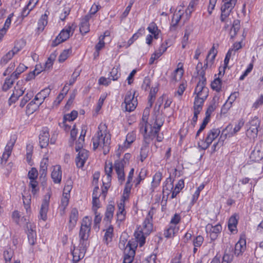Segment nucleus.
Returning a JSON list of instances; mask_svg holds the SVG:
<instances>
[{
	"instance_id": "f257e3e1",
	"label": "nucleus",
	"mask_w": 263,
	"mask_h": 263,
	"mask_svg": "<svg viewBox=\"0 0 263 263\" xmlns=\"http://www.w3.org/2000/svg\"><path fill=\"white\" fill-rule=\"evenodd\" d=\"M98 129L92 139L93 149L96 150L98 148H101L103 150V154L106 155L109 151L111 135L105 123H101Z\"/></svg>"
},
{
	"instance_id": "f03ea898",
	"label": "nucleus",
	"mask_w": 263,
	"mask_h": 263,
	"mask_svg": "<svg viewBox=\"0 0 263 263\" xmlns=\"http://www.w3.org/2000/svg\"><path fill=\"white\" fill-rule=\"evenodd\" d=\"M154 212L151 209L148 213L143 223L142 228L140 231L135 233V237L140 247H142L145 242V237L153 230V216Z\"/></svg>"
},
{
	"instance_id": "7ed1b4c3",
	"label": "nucleus",
	"mask_w": 263,
	"mask_h": 263,
	"mask_svg": "<svg viewBox=\"0 0 263 263\" xmlns=\"http://www.w3.org/2000/svg\"><path fill=\"white\" fill-rule=\"evenodd\" d=\"M247 127L246 136L250 140L254 141L257 137L260 128V120L257 117H254L246 125Z\"/></svg>"
},
{
	"instance_id": "20e7f679",
	"label": "nucleus",
	"mask_w": 263,
	"mask_h": 263,
	"mask_svg": "<svg viewBox=\"0 0 263 263\" xmlns=\"http://www.w3.org/2000/svg\"><path fill=\"white\" fill-rule=\"evenodd\" d=\"M91 219L88 216H85L82 220L79 232L80 242L87 244L88 238L91 229Z\"/></svg>"
},
{
	"instance_id": "39448f33",
	"label": "nucleus",
	"mask_w": 263,
	"mask_h": 263,
	"mask_svg": "<svg viewBox=\"0 0 263 263\" xmlns=\"http://www.w3.org/2000/svg\"><path fill=\"white\" fill-rule=\"evenodd\" d=\"M130 158V155L126 153L124 155V158L122 160H116L114 163V168L118 175V181L120 184H122L125 179L124 171V165Z\"/></svg>"
},
{
	"instance_id": "423d86ee",
	"label": "nucleus",
	"mask_w": 263,
	"mask_h": 263,
	"mask_svg": "<svg viewBox=\"0 0 263 263\" xmlns=\"http://www.w3.org/2000/svg\"><path fill=\"white\" fill-rule=\"evenodd\" d=\"M237 0H223V4L221 8L220 21L223 23H231L229 16L235 6Z\"/></svg>"
},
{
	"instance_id": "0eeeda50",
	"label": "nucleus",
	"mask_w": 263,
	"mask_h": 263,
	"mask_svg": "<svg viewBox=\"0 0 263 263\" xmlns=\"http://www.w3.org/2000/svg\"><path fill=\"white\" fill-rule=\"evenodd\" d=\"M74 31V29L71 28V26H66L64 28L52 41L51 46L55 47L60 43L64 42L72 35Z\"/></svg>"
},
{
	"instance_id": "6e6552de",
	"label": "nucleus",
	"mask_w": 263,
	"mask_h": 263,
	"mask_svg": "<svg viewBox=\"0 0 263 263\" xmlns=\"http://www.w3.org/2000/svg\"><path fill=\"white\" fill-rule=\"evenodd\" d=\"M135 92L127 91L124 99L125 111L131 112L135 110L138 104L137 98H135Z\"/></svg>"
},
{
	"instance_id": "1a4fd4ad",
	"label": "nucleus",
	"mask_w": 263,
	"mask_h": 263,
	"mask_svg": "<svg viewBox=\"0 0 263 263\" xmlns=\"http://www.w3.org/2000/svg\"><path fill=\"white\" fill-rule=\"evenodd\" d=\"M87 247V245L84 244L83 242H80L78 247H74L72 252L73 256L72 261L73 263H77L84 257Z\"/></svg>"
},
{
	"instance_id": "9d476101",
	"label": "nucleus",
	"mask_w": 263,
	"mask_h": 263,
	"mask_svg": "<svg viewBox=\"0 0 263 263\" xmlns=\"http://www.w3.org/2000/svg\"><path fill=\"white\" fill-rule=\"evenodd\" d=\"M50 198V194L48 193L44 197L42 201L40 210V217L43 220L45 221L47 219V214L49 210V205Z\"/></svg>"
},
{
	"instance_id": "9b49d317",
	"label": "nucleus",
	"mask_w": 263,
	"mask_h": 263,
	"mask_svg": "<svg viewBox=\"0 0 263 263\" xmlns=\"http://www.w3.org/2000/svg\"><path fill=\"white\" fill-rule=\"evenodd\" d=\"M220 130L218 128H213L209 130L202 146L203 149L208 148L212 142L219 135Z\"/></svg>"
},
{
	"instance_id": "f8f14e48",
	"label": "nucleus",
	"mask_w": 263,
	"mask_h": 263,
	"mask_svg": "<svg viewBox=\"0 0 263 263\" xmlns=\"http://www.w3.org/2000/svg\"><path fill=\"white\" fill-rule=\"evenodd\" d=\"M163 120L161 118H160L158 116H157L155 119L154 126L153 127V128L152 129V134L153 135V136H156L157 141L158 142H161L163 139V136H161L159 134L160 129L161 126L163 125Z\"/></svg>"
},
{
	"instance_id": "ddd939ff",
	"label": "nucleus",
	"mask_w": 263,
	"mask_h": 263,
	"mask_svg": "<svg viewBox=\"0 0 263 263\" xmlns=\"http://www.w3.org/2000/svg\"><path fill=\"white\" fill-rule=\"evenodd\" d=\"M206 84V80L203 78L199 79V81L195 88L194 93H196V96H208L209 89L205 87Z\"/></svg>"
},
{
	"instance_id": "4468645a",
	"label": "nucleus",
	"mask_w": 263,
	"mask_h": 263,
	"mask_svg": "<svg viewBox=\"0 0 263 263\" xmlns=\"http://www.w3.org/2000/svg\"><path fill=\"white\" fill-rule=\"evenodd\" d=\"M78 152V154L76 158V163L78 167L82 168L88 158V151L85 149H82Z\"/></svg>"
},
{
	"instance_id": "2eb2a0df",
	"label": "nucleus",
	"mask_w": 263,
	"mask_h": 263,
	"mask_svg": "<svg viewBox=\"0 0 263 263\" xmlns=\"http://www.w3.org/2000/svg\"><path fill=\"white\" fill-rule=\"evenodd\" d=\"M49 142V130L47 127H43L39 135V143L42 148L46 147Z\"/></svg>"
},
{
	"instance_id": "dca6fc26",
	"label": "nucleus",
	"mask_w": 263,
	"mask_h": 263,
	"mask_svg": "<svg viewBox=\"0 0 263 263\" xmlns=\"http://www.w3.org/2000/svg\"><path fill=\"white\" fill-rule=\"evenodd\" d=\"M253 161H259L263 158V147L260 143H257L250 156Z\"/></svg>"
},
{
	"instance_id": "f3484780",
	"label": "nucleus",
	"mask_w": 263,
	"mask_h": 263,
	"mask_svg": "<svg viewBox=\"0 0 263 263\" xmlns=\"http://www.w3.org/2000/svg\"><path fill=\"white\" fill-rule=\"evenodd\" d=\"M21 48L15 46L12 50L8 52L1 59L0 64L2 65H6L15 54H17L20 50Z\"/></svg>"
},
{
	"instance_id": "a211bd4d",
	"label": "nucleus",
	"mask_w": 263,
	"mask_h": 263,
	"mask_svg": "<svg viewBox=\"0 0 263 263\" xmlns=\"http://www.w3.org/2000/svg\"><path fill=\"white\" fill-rule=\"evenodd\" d=\"M246 249V241L244 237L241 236L235 246L234 254L237 256L242 255Z\"/></svg>"
},
{
	"instance_id": "6ab92c4d",
	"label": "nucleus",
	"mask_w": 263,
	"mask_h": 263,
	"mask_svg": "<svg viewBox=\"0 0 263 263\" xmlns=\"http://www.w3.org/2000/svg\"><path fill=\"white\" fill-rule=\"evenodd\" d=\"M232 130V125L229 124L224 129H223L221 134L220 135L218 141L220 144H223L224 141L228 138L232 137L233 134L231 133V130Z\"/></svg>"
},
{
	"instance_id": "aec40b11",
	"label": "nucleus",
	"mask_w": 263,
	"mask_h": 263,
	"mask_svg": "<svg viewBox=\"0 0 263 263\" xmlns=\"http://www.w3.org/2000/svg\"><path fill=\"white\" fill-rule=\"evenodd\" d=\"M62 170L60 165L55 166L51 173V178L55 183H60L62 179Z\"/></svg>"
},
{
	"instance_id": "412c9836",
	"label": "nucleus",
	"mask_w": 263,
	"mask_h": 263,
	"mask_svg": "<svg viewBox=\"0 0 263 263\" xmlns=\"http://www.w3.org/2000/svg\"><path fill=\"white\" fill-rule=\"evenodd\" d=\"M239 96L238 92H234L232 93L230 97L228 98V100L226 102V103L223 105L221 108V111H223L224 113H226L228 109H229L232 105V104L233 102L235 101L237 98Z\"/></svg>"
},
{
	"instance_id": "4be33fe9",
	"label": "nucleus",
	"mask_w": 263,
	"mask_h": 263,
	"mask_svg": "<svg viewBox=\"0 0 263 263\" xmlns=\"http://www.w3.org/2000/svg\"><path fill=\"white\" fill-rule=\"evenodd\" d=\"M50 92V89L49 88H45L42 90L40 92L37 93L35 96L34 100L41 105L48 96Z\"/></svg>"
},
{
	"instance_id": "5701e85b",
	"label": "nucleus",
	"mask_w": 263,
	"mask_h": 263,
	"mask_svg": "<svg viewBox=\"0 0 263 263\" xmlns=\"http://www.w3.org/2000/svg\"><path fill=\"white\" fill-rule=\"evenodd\" d=\"M208 96H196L195 98L194 109V111L200 112L202 109L204 101Z\"/></svg>"
},
{
	"instance_id": "b1692460",
	"label": "nucleus",
	"mask_w": 263,
	"mask_h": 263,
	"mask_svg": "<svg viewBox=\"0 0 263 263\" xmlns=\"http://www.w3.org/2000/svg\"><path fill=\"white\" fill-rule=\"evenodd\" d=\"M148 145L149 141H148V139L146 137H144V141L141 148L140 154V160L142 162H143L148 156V153L149 152Z\"/></svg>"
},
{
	"instance_id": "393cba45",
	"label": "nucleus",
	"mask_w": 263,
	"mask_h": 263,
	"mask_svg": "<svg viewBox=\"0 0 263 263\" xmlns=\"http://www.w3.org/2000/svg\"><path fill=\"white\" fill-rule=\"evenodd\" d=\"M78 217V211L77 209L71 210L69 220V228L72 230L76 226Z\"/></svg>"
},
{
	"instance_id": "a878e982",
	"label": "nucleus",
	"mask_w": 263,
	"mask_h": 263,
	"mask_svg": "<svg viewBox=\"0 0 263 263\" xmlns=\"http://www.w3.org/2000/svg\"><path fill=\"white\" fill-rule=\"evenodd\" d=\"M217 54V51L215 49V45H213L211 49L210 50L205 61H208L210 64V67L213 65L215 59Z\"/></svg>"
},
{
	"instance_id": "bb28decb",
	"label": "nucleus",
	"mask_w": 263,
	"mask_h": 263,
	"mask_svg": "<svg viewBox=\"0 0 263 263\" xmlns=\"http://www.w3.org/2000/svg\"><path fill=\"white\" fill-rule=\"evenodd\" d=\"M164 183L165 185L163 186V197L165 195L168 196L170 193L172 192V190L173 189V185L172 184V179L171 177L166 178Z\"/></svg>"
},
{
	"instance_id": "cd10ccee",
	"label": "nucleus",
	"mask_w": 263,
	"mask_h": 263,
	"mask_svg": "<svg viewBox=\"0 0 263 263\" xmlns=\"http://www.w3.org/2000/svg\"><path fill=\"white\" fill-rule=\"evenodd\" d=\"M114 228L110 225L105 230L103 241L106 245H108L112 241L113 237Z\"/></svg>"
},
{
	"instance_id": "c85d7f7f",
	"label": "nucleus",
	"mask_w": 263,
	"mask_h": 263,
	"mask_svg": "<svg viewBox=\"0 0 263 263\" xmlns=\"http://www.w3.org/2000/svg\"><path fill=\"white\" fill-rule=\"evenodd\" d=\"M47 18L48 15L46 13H45L41 16V18L39 20L38 27L37 28V31L39 33L42 32L44 30L45 27L47 25L48 23Z\"/></svg>"
},
{
	"instance_id": "c756f323",
	"label": "nucleus",
	"mask_w": 263,
	"mask_h": 263,
	"mask_svg": "<svg viewBox=\"0 0 263 263\" xmlns=\"http://www.w3.org/2000/svg\"><path fill=\"white\" fill-rule=\"evenodd\" d=\"M40 105L34 99L28 103L26 106V114L31 115L35 111Z\"/></svg>"
},
{
	"instance_id": "7c9ffc66",
	"label": "nucleus",
	"mask_w": 263,
	"mask_h": 263,
	"mask_svg": "<svg viewBox=\"0 0 263 263\" xmlns=\"http://www.w3.org/2000/svg\"><path fill=\"white\" fill-rule=\"evenodd\" d=\"M179 229L176 226H169L168 228L166 229L164 232L165 237L167 238H172L175 234L178 232Z\"/></svg>"
},
{
	"instance_id": "2f4dec72",
	"label": "nucleus",
	"mask_w": 263,
	"mask_h": 263,
	"mask_svg": "<svg viewBox=\"0 0 263 263\" xmlns=\"http://www.w3.org/2000/svg\"><path fill=\"white\" fill-rule=\"evenodd\" d=\"M115 210V207L112 204H108L107 206L105 217L104 218V220L110 222L111 219L113 217L114 212Z\"/></svg>"
},
{
	"instance_id": "473e14b6",
	"label": "nucleus",
	"mask_w": 263,
	"mask_h": 263,
	"mask_svg": "<svg viewBox=\"0 0 263 263\" xmlns=\"http://www.w3.org/2000/svg\"><path fill=\"white\" fill-rule=\"evenodd\" d=\"M184 185V181L182 179L179 180L178 183L176 184L174 190L172 192L171 198L173 199L176 197L177 195L183 188Z\"/></svg>"
},
{
	"instance_id": "72a5a7b5",
	"label": "nucleus",
	"mask_w": 263,
	"mask_h": 263,
	"mask_svg": "<svg viewBox=\"0 0 263 263\" xmlns=\"http://www.w3.org/2000/svg\"><path fill=\"white\" fill-rule=\"evenodd\" d=\"M183 13V11L180 10H179L177 12H175L174 13L172 19V27H176L180 21Z\"/></svg>"
},
{
	"instance_id": "f704fd0d",
	"label": "nucleus",
	"mask_w": 263,
	"mask_h": 263,
	"mask_svg": "<svg viewBox=\"0 0 263 263\" xmlns=\"http://www.w3.org/2000/svg\"><path fill=\"white\" fill-rule=\"evenodd\" d=\"M162 175L160 172L155 173L153 176V181L152 182V187L154 190L159 184L162 179Z\"/></svg>"
},
{
	"instance_id": "c9c22d12",
	"label": "nucleus",
	"mask_w": 263,
	"mask_h": 263,
	"mask_svg": "<svg viewBox=\"0 0 263 263\" xmlns=\"http://www.w3.org/2000/svg\"><path fill=\"white\" fill-rule=\"evenodd\" d=\"M238 223L237 219L235 216H231L228 222V228L232 233L236 231V227Z\"/></svg>"
},
{
	"instance_id": "e433bc0d",
	"label": "nucleus",
	"mask_w": 263,
	"mask_h": 263,
	"mask_svg": "<svg viewBox=\"0 0 263 263\" xmlns=\"http://www.w3.org/2000/svg\"><path fill=\"white\" fill-rule=\"evenodd\" d=\"M48 159H44L41 162L40 173L41 177H45L47 174Z\"/></svg>"
},
{
	"instance_id": "4c0bfd02",
	"label": "nucleus",
	"mask_w": 263,
	"mask_h": 263,
	"mask_svg": "<svg viewBox=\"0 0 263 263\" xmlns=\"http://www.w3.org/2000/svg\"><path fill=\"white\" fill-rule=\"evenodd\" d=\"M239 29L240 21L238 20H234L233 23V26L230 31L231 37H234L236 35L237 32L239 31Z\"/></svg>"
},
{
	"instance_id": "58836bf2",
	"label": "nucleus",
	"mask_w": 263,
	"mask_h": 263,
	"mask_svg": "<svg viewBox=\"0 0 263 263\" xmlns=\"http://www.w3.org/2000/svg\"><path fill=\"white\" fill-rule=\"evenodd\" d=\"M86 132L83 130L81 132L80 136L78 140L76 142V151L78 152L79 151L82 149L83 145L84 142V138L85 136Z\"/></svg>"
},
{
	"instance_id": "ea45409f",
	"label": "nucleus",
	"mask_w": 263,
	"mask_h": 263,
	"mask_svg": "<svg viewBox=\"0 0 263 263\" xmlns=\"http://www.w3.org/2000/svg\"><path fill=\"white\" fill-rule=\"evenodd\" d=\"M132 247H130L129 252H124V257L123 263H132L133 260L135 251L132 250Z\"/></svg>"
},
{
	"instance_id": "a19ab883",
	"label": "nucleus",
	"mask_w": 263,
	"mask_h": 263,
	"mask_svg": "<svg viewBox=\"0 0 263 263\" xmlns=\"http://www.w3.org/2000/svg\"><path fill=\"white\" fill-rule=\"evenodd\" d=\"M13 16V13L10 14L6 19L4 24V27L0 30V33L5 35L6 33L7 29L9 28L11 23V18Z\"/></svg>"
},
{
	"instance_id": "79ce46f5",
	"label": "nucleus",
	"mask_w": 263,
	"mask_h": 263,
	"mask_svg": "<svg viewBox=\"0 0 263 263\" xmlns=\"http://www.w3.org/2000/svg\"><path fill=\"white\" fill-rule=\"evenodd\" d=\"M211 88L216 91L219 92L221 89L222 82L220 78H217L211 83Z\"/></svg>"
},
{
	"instance_id": "37998d69",
	"label": "nucleus",
	"mask_w": 263,
	"mask_h": 263,
	"mask_svg": "<svg viewBox=\"0 0 263 263\" xmlns=\"http://www.w3.org/2000/svg\"><path fill=\"white\" fill-rule=\"evenodd\" d=\"M33 97V92L32 91H28L21 101L20 106L23 107Z\"/></svg>"
},
{
	"instance_id": "c03bdc74",
	"label": "nucleus",
	"mask_w": 263,
	"mask_h": 263,
	"mask_svg": "<svg viewBox=\"0 0 263 263\" xmlns=\"http://www.w3.org/2000/svg\"><path fill=\"white\" fill-rule=\"evenodd\" d=\"M202 1L203 0H191L187 8L186 12H187L189 11L190 14L192 13V12L196 9L199 3Z\"/></svg>"
},
{
	"instance_id": "a18cd8bd",
	"label": "nucleus",
	"mask_w": 263,
	"mask_h": 263,
	"mask_svg": "<svg viewBox=\"0 0 263 263\" xmlns=\"http://www.w3.org/2000/svg\"><path fill=\"white\" fill-rule=\"evenodd\" d=\"M22 83L23 81H18L16 84V85L14 87V89L13 92V93L16 95V96H17L18 98L23 95L25 90V88H24L23 87H20V84Z\"/></svg>"
},
{
	"instance_id": "49530a36",
	"label": "nucleus",
	"mask_w": 263,
	"mask_h": 263,
	"mask_svg": "<svg viewBox=\"0 0 263 263\" xmlns=\"http://www.w3.org/2000/svg\"><path fill=\"white\" fill-rule=\"evenodd\" d=\"M112 172V163H109L108 165H106L105 167V172L106 175V178L107 182H110L111 178V173Z\"/></svg>"
},
{
	"instance_id": "de8ad7c7",
	"label": "nucleus",
	"mask_w": 263,
	"mask_h": 263,
	"mask_svg": "<svg viewBox=\"0 0 263 263\" xmlns=\"http://www.w3.org/2000/svg\"><path fill=\"white\" fill-rule=\"evenodd\" d=\"M33 150V146L31 144H28L26 145V160L29 164L31 162V158L32 152Z\"/></svg>"
},
{
	"instance_id": "09e8293b",
	"label": "nucleus",
	"mask_w": 263,
	"mask_h": 263,
	"mask_svg": "<svg viewBox=\"0 0 263 263\" xmlns=\"http://www.w3.org/2000/svg\"><path fill=\"white\" fill-rule=\"evenodd\" d=\"M14 80L11 79V78L8 77L6 79L5 81L2 86V89L4 91H7L10 89L14 82Z\"/></svg>"
},
{
	"instance_id": "8fccbe9b",
	"label": "nucleus",
	"mask_w": 263,
	"mask_h": 263,
	"mask_svg": "<svg viewBox=\"0 0 263 263\" xmlns=\"http://www.w3.org/2000/svg\"><path fill=\"white\" fill-rule=\"evenodd\" d=\"M78 116V112L76 110H72L70 114H67L64 115L63 119L64 121L71 122L75 120Z\"/></svg>"
},
{
	"instance_id": "3c124183",
	"label": "nucleus",
	"mask_w": 263,
	"mask_h": 263,
	"mask_svg": "<svg viewBox=\"0 0 263 263\" xmlns=\"http://www.w3.org/2000/svg\"><path fill=\"white\" fill-rule=\"evenodd\" d=\"M28 238L29 243L31 245H34L36 240V233L32 229L28 231Z\"/></svg>"
},
{
	"instance_id": "603ef678",
	"label": "nucleus",
	"mask_w": 263,
	"mask_h": 263,
	"mask_svg": "<svg viewBox=\"0 0 263 263\" xmlns=\"http://www.w3.org/2000/svg\"><path fill=\"white\" fill-rule=\"evenodd\" d=\"M55 55L54 54H51L48 58L47 61L45 63L44 70H48L52 67L53 61L55 59Z\"/></svg>"
},
{
	"instance_id": "864d4df0",
	"label": "nucleus",
	"mask_w": 263,
	"mask_h": 263,
	"mask_svg": "<svg viewBox=\"0 0 263 263\" xmlns=\"http://www.w3.org/2000/svg\"><path fill=\"white\" fill-rule=\"evenodd\" d=\"M15 138H11L9 141L7 143L5 148V152H6L7 153H9L10 154H11L12 151L13 149V147L14 145V144L15 143Z\"/></svg>"
},
{
	"instance_id": "5fc2aeb1",
	"label": "nucleus",
	"mask_w": 263,
	"mask_h": 263,
	"mask_svg": "<svg viewBox=\"0 0 263 263\" xmlns=\"http://www.w3.org/2000/svg\"><path fill=\"white\" fill-rule=\"evenodd\" d=\"M136 139V134L134 132L129 133L126 137L125 143H127L126 147H128Z\"/></svg>"
},
{
	"instance_id": "6e6d98bb",
	"label": "nucleus",
	"mask_w": 263,
	"mask_h": 263,
	"mask_svg": "<svg viewBox=\"0 0 263 263\" xmlns=\"http://www.w3.org/2000/svg\"><path fill=\"white\" fill-rule=\"evenodd\" d=\"M89 31V23L81 21L80 25V31L82 34H86Z\"/></svg>"
},
{
	"instance_id": "4d7b16f0",
	"label": "nucleus",
	"mask_w": 263,
	"mask_h": 263,
	"mask_svg": "<svg viewBox=\"0 0 263 263\" xmlns=\"http://www.w3.org/2000/svg\"><path fill=\"white\" fill-rule=\"evenodd\" d=\"M37 176V171L34 167L31 168V169L29 171L28 174V176L30 180H36Z\"/></svg>"
},
{
	"instance_id": "13d9d810",
	"label": "nucleus",
	"mask_w": 263,
	"mask_h": 263,
	"mask_svg": "<svg viewBox=\"0 0 263 263\" xmlns=\"http://www.w3.org/2000/svg\"><path fill=\"white\" fill-rule=\"evenodd\" d=\"M245 122L242 119L239 120L237 124H236L235 127L232 130H231L232 134L234 136L235 134L238 132L241 127L244 125Z\"/></svg>"
},
{
	"instance_id": "bf43d9fd",
	"label": "nucleus",
	"mask_w": 263,
	"mask_h": 263,
	"mask_svg": "<svg viewBox=\"0 0 263 263\" xmlns=\"http://www.w3.org/2000/svg\"><path fill=\"white\" fill-rule=\"evenodd\" d=\"M217 107V104L216 103L215 99L214 98L209 106L208 108L205 112V115H210L212 114V113L215 110Z\"/></svg>"
},
{
	"instance_id": "052dcab7",
	"label": "nucleus",
	"mask_w": 263,
	"mask_h": 263,
	"mask_svg": "<svg viewBox=\"0 0 263 263\" xmlns=\"http://www.w3.org/2000/svg\"><path fill=\"white\" fill-rule=\"evenodd\" d=\"M95 214L94 218V226L93 227L95 229H99V224L101 221L102 217L100 216V214L98 213V211H93Z\"/></svg>"
},
{
	"instance_id": "680f3d73",
	"label": "nucleus",
	"mask_w": 263,
	"mask_h": 263,
	"mask_svg": "<svg viewBox=\"0 0 263 263\" xmlns=\"http://www.w3.org/2000/svg\"><path fill=\"white\" fill-rule=\"evenodd\" d=\"M127 239L123 236H121L119 242V247L121 250H124V252H127Z\"/></svg>"
},
{
	"instance_id": "e2e57ef3",
	"label": "nucleus",
	"mask_w": 263,
	"mask_h": 263,
	"mask_svg": "<svg viewBox=\"0 0 263 263\" xmlns=\"http://www.w3.org/2000/svg\"><path fill=\"white\" fill-rule=\"evenodd\" d=\"M100 208L99 196L95 195L92 197V210L93 211H97Z\"/></svg>"
},
{
	"instance_id": "0e129e2a",
	"label": "nucleus",
	"mask_w": 263,
	"mask_h": 263,
	"mask_svg": "<svg viewBox=\"0 0 263 263\" xmlns=\"http://www.w3.org/2000/svg\"><path fill=\"white\" fill-rule=\"evenodd\" d=\"M120 76V73L119 72L118 68L114 67L110 72V77L111 78V80L113 81L117 80Z\"/></svg>"
},
{
	"instance_id": "69168bd1",
	"label": "nucleus",
	"mask_w": 263,
	"mask_h": 263,
	"mask_svg": "<svg viewBox=\"0 0 263 263\" xmlns=\"http://www.w3.org/2000/svg\"><path fill=\"white\" fill-rule=\"evenodd\" d=\"M209 229L210 232L218 234L222 230V227L220 224H216L214 226L209 225L207 227Z\"/></svg>"
},
{
	"instance_id": "338daca9",
	"label": "nucleus",
	"mask_w": 263,
	"mask_h": 263,
	"mask_svg": "<svg viewBox=\"0 0 263 263\" xmlns=\"http://www.w3.org/2000/svg\"><path fill=\"white\" fill-rule=\"evenodd\" d=\"M29 185L31 188V192L34 195H35L39 189L37 187L38 182L36 180H30Z\"/></svg>"
},
{
	"instance_id": "774afa93",
	"label": "nucleus",
	"mask_w": 263,
	"mask_h": 263,
	"mask_svg": "<svg viewBox=\"0 0 263 263\" xmlns=\"http://www.w3.org/2000/svg\"><path fill=\"white\" fill-rule=\"evenodd\" d=\"M204 240L203 237L201 235L196 236L193 241L194 247H200L203 243Z\"/></svg>"
}]
</instances>
